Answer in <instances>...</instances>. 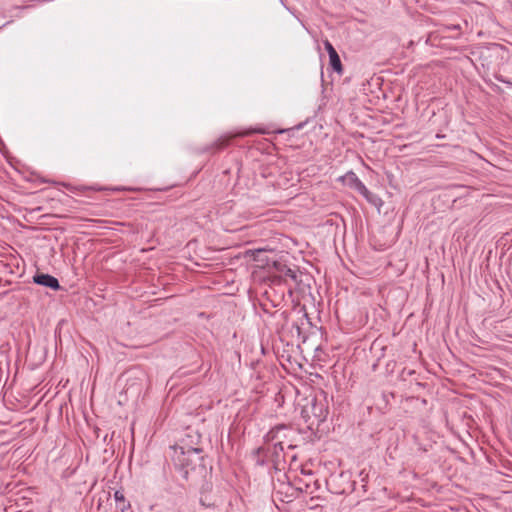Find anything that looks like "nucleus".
I'll use <instances>...</instances> for the list:
<instances>
[{
    "mask_svg": "<svg viewBox=\"0 0 512 512\" xmlns=\"http://www.w3.org/2000/svg\"><path fill=\"white\" fill-rule=\"evenodd\" d=\"M251 459L255 463V467L259 470L268 469V475L271 480L276 477L281 480L282 469L278 468L274 463L268 460V450L264 447H258L251 453Z\"/></svg>",
    "mask_w": 512,
    "mask_h": 512,
    "instance_id": "obj_5",
    "label": "nucleus"
},
{
    "mask_svg": "<svg viewBox=\"0 0 512 512\" xmlns=\"http://www.w3.org/2000/svg\"><path fill=\"white\" fill-rule=\"evenodd\" d=\"M266 133H267L266 130L263 128H255V129H248V130L237 132V133L226 134V135L219 137L213 143L204 146L201 149V152L215 154V153H218V152L224 150L225 148H227L230 145L232 139H234L236 137H245V136H250L252 134H266Z\"/></svg>",
    "mask_w": 512,
    "mask_h": 512,
    "instance_id": "obj_4",
    "label": "nucleus"
},
{
    "mask_svg": "<svg viewBox=\"0 0 512 512\" xmlns=\"http://www.w3.org/2000/svg\"><path fill=\"white\" fill-rule=\"evenodd\" d=\"M295 433L291 427L285 424H280L273 427L265 436L267 441H276L274 443L275 453L277 449L283 451L286 448L294 449L295 445L292 443V436Z\"/></svg>",
    "mask_w": 512,
    "mask_h": 512,
    "instance_id": "obj_3",
    "label": "nucleus"
},
{
    "mask_svg": "<svg viewBox=\"0 0 512 512\" xmlns=\"http://www.w3.org/2000/svg\"><path fill=\"white\" fill-rule=\"evenodd\" d=\"M302 473H303L304 475H310V474H311V472L305 471L304 469H302Z\"/></svg>",
    "mask_w": 512,
    "mask_h": 512,
    "instance_id": "obj_24",
    "label": "nucleus"
},
{
    "mask_svg": "<svg viewBox=\"0 0 512 512\" xmlns=\"http://www.w3.org/2000/svg\"><path fill=\"white\" fill-rule=\"evenodd\" d=\"M397 367V361L395 359H390L385 364V374L392 375Z\"/></svg>",
    "mask_w": 512,
    "mask_h": 512,
    "instance_id": "obj_16",
    "label": "nucleus"
},
{
    "mask_svg": "<svg viewBox=\"0 0 512 512\" xmlns=\"http://www.w3.org/2000/svg\"><path fill=\"white\" fill-rule=\"evenodd\" d=\"M272 253V250H267L264 248L247 250L246 257H250L252 261L256 263V266L261 269H270L272 266V259L269 257L268 253Z\"/></svg>",
    "mask_w": 512,
    "mask_h": 512,
    "instance_id": "obj_7",
    "label": "nucleus"
},
{
    "mask_svg": "<svg viewBox=\"0 0 512 512\" xmlns=\"http://www.w3.org/2000/svg\"><path fill=\"white\" fill-rule=\"evenodd\" d=\"M324 47H325V50L327 51L329 57L332 56V53H334V54L337 53L334 46L328 40L324 41Z\"/></svg>",
    "mask_w": 512,
    "mask_h": 512,
    "instance_id": "obj_19",
    "label": "nucleus"
},
{
    "mask_svg": "<svg viewBox=\"0 0 512 512\" xmlns=\"http://www.w3.org/2000/svg\"><path fill=\"white\" fill-rule=\"evenodd\" d=\"M174 466L180 476L190 480H206L211 474L212 467L208 466L202 453L196 455L180 451L173 458Z\"/></svg>",
    "mask_w": 512,
    "mask_h": 512,
    "instance_id": "obj_1",
    "label": "nucleus"
},
{
    "mask_svg": "<svg viewBox=\"0 0 512 512\" xmlns=\"http://www.w3.org/2000/svg\"><path fill=\"white\" fill-rule=\"evenodd\" d=\"M449 29H454V30H459L460 29V26L459 25H452L450 27H448Z\"/></svg>",
    "mask_w": 512,
    "mask_h": 512,
    "instance_id": "obj_23",
    "label": "nucleus"
},
{
    "mask_svg": "<svg viewBox=\"0 0 512 512\" xmlns=\"http://www.w3.org/2000/svg\"><path fill=\"white\" fill-rule=\"evenodd\" d=\"M261 306H262V310L264 311V313L269 314L271 316L272 312H270L269 309H267L266 305L265 304H261Z\"/></svg>",
    "mask_w": 512,
    "mask_h": 512,
    "instance_id": "obj_22",
    "label": "nucleus"
},
{
    "mask_svg": "<svg viewBox=\"0 0 512 512\" xmlns=\"http://www.w3.org/2000/svg\"><path fill=\"white\" fill-rule=\"evenodd\" d=\"M362 196L371 204L373 205H377L378 202H380V199L378 198L377 195L371 193L368 189H367V193L366 194H362Z\"/></svg>",
    "mask_w": 512,
    "mask_h": 512,
    "instance_id": "obj_17",
    "label": "nucleus"
},
{
    "mask_svg": "<svg viewBox=\"0 0 512 512\" xmlns=\"http://www.w3.org/2000/svg\"><path fill=\"white\" fill-rule=\"evenodd\" d=\"M328 413L329 410L326 403L317 398L312 399L310 405H306L302 409V417L307 423V428L310 430L318 429L320 424L326 420Z\"/></svg>",
    "mask_w": 512,
    "mask_h": 512,
    "instance_id": "obj_2",
    "label": "nucleus"
},
{
    "mask_svg": "<svg viewBox=\"0 0 512 512\" xmlns=\"http://www.w3.org/2000/svg\"><path fill=\"white\" fill-rule=\"evenodd\" d=\"M339 179L344 183V185L356 190L359 194L362 195L367 193L366 186L353 171L347 172L344 176L340 177Z\"/></svg>",
    "mask_w": 512,
    "mask_h": 512,
    "instance_id": "obj_9",
    "label": "nucleus"
},
{
    "mask_svg": "<svg viewBox=\"0 0 512 512\" xmlns=\"http://www.w3.org/2000/svg\"><path fill=\"white\" fill-rule=\"evenodd\" d=\"M388 347L382 341L376 339L373 341L370 351L375 357V362L372 364V371H377L381 364V360L385 357Z\"/></svg>",
    "mask_w": 512,
    "mask_h": 512,
    "instance_id": "obj_10",
    "label": "nucleus"
},
{
    "mask_svg": "<svg viewBox=\"0 0 512 512\" xmlns=\"http://www.w3.org/2000/svg\"><path fill=\"white\" fill-rule=\"evenodd\" d=\"M114 499L117 502V508H119L122 512H125L126 509L130 508V503L125 500V497L121 491H115Z\"/></svg>",
    "mask_w": 512,
    "mask_h": 512,
    "instance_id": "obj_15",
    "label": "nucleus"
},
{
    "mask_svg": "<svg viewBox=\"0 0 512 512\" xmlns=\"http://www.w3.org/2000/svg\"><path fill=\"white\" fill-rule=\"evenodd\" d=\"M329 66L334 72H336L339 75H342L344 72V68L338 53H332V56L329 57Z\"/></svg>",
    "mask_w": 512,
    "mask_h": 512,
    "instance_id": "obj_14",
    "label": "nucleus"
},
{
    "mask_svg": "<svg viewBox=\"0 0 512 512\" xmlns=\"http://www.w3.org/2000/svg\"><path fill=\"white\" fill-rule=\"evenodd\" d=\"M277 272H279L282 276L288 277L294 281H297V274L294 270L288 267L286 264L279 262L277 260L272 261V266Z\"/></svg>",
    "mask_w": 512,
    "mask_h": 512,
    "instance_id": "obj_13",
    "label": "nucleus"
},
{
    "mask_svg": "<svg viewBox=\"0 0 512 512\" xmlns=\"http://www.w3.org/2000/svg\"><path fill=\"white\" fill-rule=\"evenodd\" d=\"M394 398V393L392 392H389V393H383L382 394V398L383 400L385 401L386 405L389 403V398Z\"/></svg>",
    "mask_w": 512,
    "mask_h": 512,
    "instance_id": "obj_20",
    "label": "nucleus"
},
{
    "mask_svg": "<svg viewBox=\"0 0 512 512\" xmlns=\"http://www.w3.org/2000/svg\"><path fill=\"white\" fill-rule=\"evenodd\" d=\"M303 311H304V313L302 315L301 321L295 322L292 324L291 333H293L295 331L297 337H299V338L302 337L303 342H305L307 336L303 333V326L305 324L311 326L312 323H311L310 318L308 317V314L305 311V309H303Z\"/></svg>",
    "mask_w": 512,
    "mask_h": 512,
    "instance_id": "obj_12",
    "label": "nucleus"
},
{
    "mask_svg": "<svg viewBox=\"0 0 512 512\" xmlns=\"http://www.w3.org/2000/svg\"><path fill=\"white\" fill-rule=\"evenodd\" d=\"M33 283L49 288L54 291H58L61 289V285L58 279L50 274L36 272L32 277Z\"/></svg>",
    "mask_w": 512,
    "mask_h": 512,
    "instance_id": "obj_8",
    "label": "nucleus"
},
{
    "mask_svg": "<svg viewBox=\"0 0 512 512\" xmlns=\"http://www.w3.org/2000/svg\"><path fill=\"white\" fill-rule=\"evenodd\" d=\"M271 317H273L276 321V332L281 333L285 330L289 322L290 313L287 310H276L271 313Z\"/></svg>",
    "mask_w": 512,
    "mask_h": 512,
    "instance_id": "obj_11",
    "label": "nucleus"
},
{
    "mask_svg": "<svg viewBox=\"0 0 512 512\" xmlns=\"http://www.w3.org/2000/svg\"><path fill=\"white\" fill-rule=\"evenodd\" d=\"M415 373L416 372L413 369L403 368L401 373H400V379L403 380V381H406L410 377H412Z\"/></svg>",
    "mask_w": 512,
    "mask_h": 512,
    "instance_id": "obj_18",
    "label": "nucleus"
},
{
    "mask_svg": "<svg viewBox=\"0 0 512 512\" xmlns=\"http://www.w3.org/2000/svg\"><path fill=\"white\" fill-rule=\"evenodd\" d=\"M201 442L202 435L198 432V430L187 427L185 436L181 439V443L174 447L175 453H178L177 449H180V451L183 452L192 453L194 455L197 453H203Z\"/></svg>",
    "mask_w": 512,
    "mask_h": 512,
    "instance_id": "obj_6",
    "label": "nucleus"
},
{
    "mask_svg": "<svg viewBox=\"0 0 512 512\" xmlns=\"http://www.w3.org/2000/svg\"><path fill=\"white\" fill-rule=\"evenodd\" d=\"M309 487H310V485H309L308 483H306V484H305V489H304L303 487H301V486L296 487V489H297V490H299V491H301V492H302V491L307 492Z\"/></svg>",
    "mask_w": 512,
    "mask_h": 512,
    "instance_id": "obj_21",
    "label": "nucleus"
}]
</instances>
